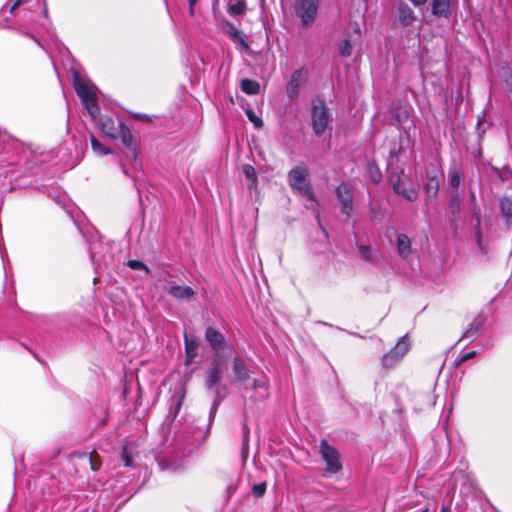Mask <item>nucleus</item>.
Listing matches in <instances>:
<instances>
[{"label": "nucleus", "mask_w": 512, "mask_h": 512, "mask_svg": "<svg viewBox=\"0 0 512 512\" xmlns=\"http://www.w3.org/2000/svg\"><path fill=\"white\" fill-rule=\"evenodd\" d=\"M232 371L237 382L244 383L249 379V370L247 364L238 355L235 356L232 360Z\"/></svg>", "instance_id": "nucleus-15"}, {"label": "nucleus", "mask_w": 512, "mask_h": 512, "mask_svg": "<svg viewBox=\"0 0 512 512\" xmlns=\"http://www.w3.org/2000/svg\"><path fill=\"white\" fill-rule=\"evenodd\" d=\"M223 373V364L218 358H214L211 367L207 372L206 387L213 389L215 385L221 380Z\"/></svg>", "instance_id": "nucleus-14"}, {"label": "nucleus", "mask_w": 512, "mask_h": 512, "mask_svg": "<svg viewBox=\"0 0 512 512\" xmlns=\"http://www.w3.org/2000/svg\"><path fill=\"white\" fill-rule=\"evenodd\" d=\"M335 196L340 204L341 213L347 218L351 216L353 212V193L350 187L345 183H340L335 188Z\"/></svg>", "instance_id": "nucleus-9"}, {"label": "nucleus", "mask_w": 512, "mask_h": 512, "mask_svg": "<svg viewBox=\"0 0 512 512\" xmlns=\"http://www.w3.org/2000/svg\"><path fill=\"white\" fill-rule=\"evenodd\" d=\"M91 147L95 153L104 156L111 153V150L100 143L94 136L90 138Z\"/></svg>", "instance_id": "nucleus-28"}, {"label": "nucleus", "mask_w": 512, "mask_h": 512, "mask_svg": "<svg viewBox=\"0 0 512 512\" xmlns=\"http://www.w3.org/2000/svg\"><path fill=\"white\" fill-rule=\"evenodd\" d=\"M440 183L436 174H427V181L424 184V193L428 200L435 199L439 193Z\"/></svg>", "instance_id": "nucleus-20"}, {"label": "nucleus", "mask_w": 512, "mask_h": 512, "mask_svg": "<svg viewBox=\"0 0 512 512\" xmlns=\"http://www.w3.org/2000/svg\"><path fill=\"white\" fill-rule=\"evenodd\" d=\"M120 458L125 467H131L133 464L132 453L129 450V444L126 443L121 448Z\"/></svg>", "instance_id": "nucleus-30"}, {"label": "nucleus", "mask_w": 512, "mask_h": 512, "mask_svg": "<svg viewBox=\"0 0 512 512\" xmlns=\"http://www.w3.org/2000/svg\"><path fill=\"white\" fill-rule=\"evenodd\" d=\"M320 0H295L293 12L303 28L314 25L319 11Z\"/></svg>", "instance_id": "nucleus-5"}, {"label": "nucleus", "mask_w": 512, "mask_h": 512, "mask_svg": "<svg viewBox=\"0 0 512 512\" xmlns=\"http://www.w3.org/2000/svg\"><path fill=\"white\" fill-rule=\"evenodd\" d=\"M485 322H486V317L484 316V314L479 313L478 315H476L474 317V319L469 324L467 329L463 332L461 338L462 339H467V340H469V342L474 341L483 332L484 326H485Z\"/></svg>", "instance_id": "nucleus-12"}, {"label": "nucleus", "mask_w": 512, "mask_h": 512, "mask_svg": "<svg viewBox=\"0 0 512 512\" xmlns=\"http://www.w3.org/2000/svg\"><path fill=\"white\" fill-rule=\"evenodd\" d=\"M359 256L362 260L371 262L372 261V251L371 247L368 245H358L357 246Z\"/></svg>", "instance_id": "nucleus-32"}, {"label": "nucleus", "mask_w": 512, "mask_h": 512, "mask_svg": "<svg viewBox=\"0 0 512 512\" xmlns=\"http://www.w3.org/2000/svg\"><path fill=\"white\" fill-rule=\"evenodd\" d=\"M401 152H402L401 147H399L398 149L391 150L390 151V158L397 161L399 159V156H400Z\"/></svg>", "instance_id": "nucleus-41"}, {"label": "nucleus", "mask_w": 512, "mask_h": 512, "mask_svg": "<svg viewBox=\"0 0 512 512\" xmlns=\"http://www.w3.org/2000/svg\"><path fill=\"white\" fill-rule=\"evenodd\" d=\"M198 0H188L189 4V13L191 16H194V7L197 4Z\"/></svg>", "instance_id": "nucleus-43"}, {"label": "nucleus", "mask_w": 512, "mask_h": 512, "mask_svg": "<svg viewBox=\"0 0 512 512\" xmlns=\"http://www.w3.org/2000/svg\"><path fill=\"white\" fill-rule=\"evenodd\" d=\"M431 11L437 17L449 18L452 14L451 0H432Z\"/></svg>", "instance_id": "nucleus-17"}, {"label": "nucleus", "mask_w": 512, "mask_h": 512, "mask_svg": "<svg viewBox=\"0 0 512 512\" xmlns=\"http://www.w3.org/2000/svg\"><path fill=\"white\" fill-rule=\"evenodd\" d=\"M99 127L103 134L110 139H121L122 144L130 151L131 160L136 161L139 154V140L134 137L130 129L119 119L108 115L99 118Z\"/></svg>", "instance_id": "nucleus-1"}, {"label": "nucleus", "mask_w": 512, "mask_h": 512, "mask_svg": "<svg viewBox=\"0 0 512 512\" xmlns=\"http://www.w3.org/2000/svg\"><path fill=\"white\" fill-rule=\"evenodd\" d=\"M247 11V4L245 0H229L227 5V12L231 16H242Z\"/></svg>", "instance_id": "nucleus-22"}, {"label": "nucleus", "mask_w": 512, "mask_h": 512, "mask_svg": "<svg viewBox=\"0 0 512 512\" xmlns=\"http://www.w3.org/2000/svg\"><path fill=\"white\" fill-rule=\"evenodd\" d=\"M440 512H451V509L449 506H443Z\"/></svg>", "instance_id": "nucleus-47"}, {"label": "nucleus", "mask_w": 512, "mask_h": 512, "mask_svg": "<svg viewBox=\"0 0 512 512\" xmlns=\"http://www.w3.org/2000/svg\"><path fill=\"white\" fill-rule=\"evenodd\" d=\"M501 214L507 222L512 220V201L508 197H502L499 202Z\"/></svg>", "instance_id": "nucleus-26"}, {"label": "nucleus", "mask_w": 512, "mask_h": 512, "mask_svg": "<svg viewBox=\"0 0 512 512\" xmlns=\"http://www.w3.org/2000/svg\"><path fill=\"white\" fill-rule=\"evenodd\" d=\"M369 173H370V177H371V180L378 184L380 183L381 181V172L379 170V168L377 166H372V165H369Z\"/></svg>", "instance_id": "nucleus-36"}, {"label": "nucleus", "mask_w": 512, "mask_h": 512, "mask_svg": "<svg viewBox=\"0 0 512 512\" xmlns=\"http://www.w3.org/2000/svg\"><path fill=\"white\" fill-rule=\"evenodd\" d=\"M449 184L453 191H458L461 184V170L453 169L449 174Z\"/></svg>", "instance_id": "nucleus-27"}, {"label": "nucleus", "mask_w": 512, "mask_h": 512, "mask_svg": "<svg viewBox=\"0 0 512 512\" xmlns=\"http://www.w3.org/2000/svg\"><path fill=\"white\" fill-rule=\"evenodd\" d=\"M307 78V70L300 68L295 70L286 85V94L289 100L293 101L299 95L301 86L305 83Z\"/></svg>", "instance_id": "nucleus-10"}, {"label": "nucleus", "mask_w": 512, "mask_h": 512, "mask_svg": "<svg viewBox=\"0 0 512 512\" xmlns=\"http://www.w3.org/2000/svg\"><path fill=\"white\" fill-rule=\"evenodd\" d=\"M185 397H186V388L183 385H180L179 387H177L174 390L173 395L171 397V404H170V409H169V413H168V418H171L174 420L177 417V415L179 414V412L182 408Z\"/></svg>", "instance_id": "nucleus-13"}, {"label": "nucleus", "mask_w": 512, "mask_h": 512, "mask_svg": "<svg viewBox=\"0 0 512 512\" xmlns=\"http://www.w3.org/2000/svg\"><path fill=\"white\" fill-rule=\"evenodd\" d=\"M230 29H231V35L233 37H238L239 33H238L237 29L233 25H230Z\"/></svg>", "instance_id": "nucleus-46"}, {"label": "nucleus", "mask_w": 512, "mask_h": 512, "mask_svg": "<svg viewBox=\"0 0 512 512\" xmlns=\"http://www.w3.org/2000/svg\"><path fill=\"white\" fill-rule=\"evenodd\" d=\"M240 88L247 95H257L260 93V84L256 80L248 78L242 79Z\"/></svg>", "instance_id": "nucleus-24"}, {"label": "nucleus", "mask_w": 512, "mask_h": 512, "mask_svg": "<svg viewBox=\"0 0 512 512\" xmlns=\"http://www.w3.org/2000/svg\"><path fill=\"white\" fill-rule=\"evenodd\" d=\"M266 489H267L266 482L254 484L252 486V494L255 498H261L266 493Z\"/></svg>", "instance_id": "nucleus-35"}, {"label": "nucleus", "mask_w": 512, "mask_h": 512, "mask_svg": "<svg viewBox=\"0 0 512 512\" xmlns=\"http://www.w3.org/2000/svg\"><path fill=\"white\" fill-rule=\"evenodd\" d=\"M168 293L177 300H190L195 296V291L190 286L173 285Z\"/></svg>", "instance_id": "nucleus-19"}, {"label": "nucleus", "mask_w": 512, "mask_h": 512, "mask_svg": "<svg viewBox=\"0 0 512 512\" xmlns=\"http://www.w3.org/2000/svg\"><path fill=\"white\" fill-rule=\"evenodd\" d=\"M73 456H76L78 458H85L88 460L89 465L93 471H98L100 469L101 463L98 460H95L93 457V453H74Z\"/></svg>", "instance_id": "nucleus-29"}, {"label": "nucleus", "mask_w": 512, "mask_h": 512, "mask_svg": "<svg viewBox=\"0 0 512 512\" xmlns=\"http://www.w3.org/2000/svg\"><path fill=\"white\" fill-rule=\"evenodd\" d=\"M308 176V168L304 164L297 165L288 172V184L293 192L318 204L312 185L308 180Z\"/></svg>", "instance_id": "nucleus-2"}, {"label": "nucleus", "mask_w": 512, "mask_h": 512, "mask_svg": "<svg viewBox=\"0 0 512 512\" xmlns=\"http://www.w3.org/2000/svg\"><path fill=\"white\" fill-rule=\"evenodd\" d=\"M476 352L475 351H470V352H467L463 355H461L457 360H456V366H460L462 363L468 361L469 359L473 358L475 356Z\"/></svg>", "instance_id": "nucleus-37"}, {"label": "nucleus", "mask_w": 512, "mask_h": 512, "mask_svg": "<svg viewBox=\"0 0 512 512\" xmlns=\"http://www.w3.org/2000/svg\"><path fill=\"white\" fill-rule=\"evenodd\" d=\"M397 250L401 257L406 258L411 250V241L409 237L401 233L397 236Z\"/></svg>", "instance_id": "nucleus-25"}, {"label": "nucleus", "mask_w": 512, "mask_h": 512, "mask_svg": "<svg viewBox=\"0 0 512 512\" xmlns=\"http://www.w3.org/2000/svg\"><path fill=\"white\" fill-rule=\"evenodd\" d=\"M242 429H243V445L248 446L250 429L248 427L246 420H244V422L242 424Z\"/></svg>", "instance_id": "nucleus-38"}, {"label": "nucleus", "mask_w": 512, "mask_h": 512, "mask_svg": "<svg viewBox=\"0 0 512 512\" xmlns=\"http://www.w3.org/2000/svg\"><path fill=\"white\" fill-rule=\"evenodd\" d=\"M184 344L186 355L185 364L189 366L193 363L194 359L198 355L199 343L196 338H189L187 335H185Z\"/></svg>", "instance_id": "nucleus-21"}, {"label": "nucleus", "mask_w": 512, "mask_h": 512, "mask_svg": "<svg viewBox=\"0 0 512 512\" xmlns=\"http://www.w3.org/2000/svg\"><path fill=\"white\" fill-rule=\"evenodd\" d=\"M225 397V394L222 395V393H220V390L217 389L216 390V398H215V401H214V407L216 408L219 403L224 399Z\"/></svg>", "instance_id": "nucleus-42"}, {"label": "nucleus", "mask_w": 512, "mask_h": 512, "mask_svg": "<svg viewBox=\"0 0 512 512\" xmlns=\"http://www.w3.org/2000/svg\"><path fill=\"white\" fill-rule=\"evenodd\" d=\"M73 87L77 96L81 100V103L87 109L88 113L95 117V115L99 112V106L97 103L98 98L95 87L81 80L78 76L74 77Z\"/></svg>", "instance_id": "nucleus-6"}, {"label": "nucleus", "mask_w": 512, "mask_h": 512, "mask_svg": "<svg viewBox=\"0 0 512 512\" xmlns=\"http://www.w3.org/2000/svg\"><path fill=\"white\" fill-rule=\"evenodd\" d=\"M414 6H421L424 5L427 0H410Z\"/></svg>", "instance_id": "nucleus-45"}, {"label": "nucleus", "mask_w": 512, "mask_h": 512, "mask_svg": "<svg viewBox=\"0 0 512 512\" xmlns=\"http://www.w3.org/2000/svg\"><path fill=\"white\" fill-rule=\"evenodd\" d=\"M450 222H457L460 219L461 197L458 191H452L448 204Z\"/></svg>", "instance_id": "nucleus-18"}, {"label": "nucleus", "mask_w": 512, "mask_h": 512, "mask_svg": "<svg viewBox=\"0 0 512 512\" xmlns=\"http://www.w3.org/2000/svg\"><path fill=\"white\" fill-rule=\"evenodd\" d=\"M388 184L395 194L404 197L408 201L414 202L418 199V189L413 184L410 176L405 175L402 170L391 172L388 177Z\"/></svg>", "instance_id": "nucleus-4"}, {"label": "nucleus", "mask_w": 512, "mask_h": 512, "mask_svg": "<svg viewBox=\"0 0 512 512\" xmlns=\"http://www.w3.org/2000/svg\"><path fill=\"white\" fill-rule=\"evenodd\" d=\"M205 340L209 343L210 347L216 352L231 348V345L226 341L224 335L213 327L206 328Z\"/></svg>", "instance_id": "nucleus-11"}, {"label": "nucleus", "mask_w": 512, "mask_h": 512, "mask_svg": "<svg viewBox=\"0 0 512 512\" xmlns=\"http://www.w3.org/2000/svg\"><path fill=\"white\" fill-rule=\"evenodd\" d=\"M26 1L27 0H15L13 5L11 6L10 12L15 13V15L17 16L20 13V11L18 10L20 5L25 3Z\"/></svg>", "instance_id": "nucleus-39"}, {"label": "nucleus", "mask_w": 512, "mask_h": 512, "mask_svg": "<svg viewBox=\"0 0 512 512\" xmlns=\"http://www.w3.org/2000/svg\"><path fill=\"white\" fill-rule=\"evenodd\" d=\"M242 172L247 180V187L249 190L255 189L258 185V176L255 168L252 165L244 164Z\"/></svg>", "instance_id": "nucleus-23"}, {"label": "nucleus", "mask_w": 512, "mask_h": 512, "mask_svg": "<svg viewBox=\"0 0 512 512\" xmlns=\"http://www.w3.org/2000/svg\"><path fill=\"white\" fill-rule=\"evenodd\" d=\"M253 388L254 389H258V388L267 389V383L264 380L254 379L253 380Z\"/></svg>", "instance_id": "nucleus-40"}, {"label": "nucleus", "mask_w": 512, "mask_h": 512, "mask_svg": "<svg viewBox=\"0 0 512 512\" xmlns=\"http://www.w3.org/2000/svg\"><path fill=\"white\" fill-rule=\"evenodd\" d=\"M127 266L133 270L145 271L146 274L150 273L149 267L144 262H142L140 260H128Z\"/></svg>", "instance_id": "nucleus-33"}, {"label": "nucleus", "mask_w": 512, "mask_h": 512, "mask_svg": "<svg viewBox=\"0 0 512 512\" xmlns=\"http://www.w3.org/2000/svg\"><path fill=\"white\" fill-rule=\"evenodd\" d=\"M245 113H246L247 118L249 119V121H251L253 123L255 128L260 129L263 127L262 119L260 117H258L252 109H247L245 111Z\"/></svg>", "instance_id": "nucleus-34"}, {"label": "nucleus", "mask_w": 512, "mask_h": 512, "mask_svg": "<svg viewBox=\"0 0 512 512\" xmlns=\"http://www.w3.org/2000/svg\"><path fill=\"white\" fill-rule=\"evenodd\" d=\"M135 118L140 119V120H142L144 122L150 121V116L145 115V114H143V115L142 114H137L135 116Z\"/></svg>", "instance_id": "nucleus-44"}, {"label": "nucleus", "mask_w": 512, "mask_h": 512, "mask_svg": "<svg viewBox=\"0 0 512 512\" xmlns=\"http://www.w3.org/2000/svg\"><path fill=\"white\" fill-rule=\"evenodd\" d=\"M409 342L406 336L399 339L397 344L381 359V364L384 369H391L404 357L409 350Z\"/></svg>", "instance_id": "nucleus-8"}, {"label": "nucleus", "mask_w": 512, "mask_h": 512, "mask_svg": "<svg viewBox=\"0 0 512 512\" xmlns=\"http://www.w3.org/2000/svg\"><path fill=\"white\" fill-rule=\"evenodd\" d=\"M310 117L313 133L317 137H321L324 134L333 120L329 108L320 97H316L311 101Z\"/></svg>", "instance_id": "nucleus-3"}, {"label": "nucleus", "mask_w": 512, "mask_h": 512, "mask_svg": "<svg viewBox=\"0 0 512 512\" xmlns=\"http://www.w3.org/2000/svg\"><path fill=\"white\" fill-rule=\"evenodd\" d=\"M396 9L397 19L402 26L407 27L415 21L414 11L406 3H398Z\"/></svg>", "instance_id": "nucleus-16"}, {"label": "nucleus", "mask_w": 512, "mask_h": 512, "mask_svg": "<svg viewBox=\"0 0 512 512\" xmlns=\"http://www.w3.org/2000/svg\"><path fill=\"white\" fill-rule=\"evenodd\" d=\"M339 54L342 57H349L352 54L353 46L348 39H344L338 46Z\"/></svg>", "instance_id": "nucleus-31"}, {"label": "nucleus", "mask_w": 512, "mask_h": 512, "mask_svg": "<svg viewBox=\"0 0 512 512\" xmlns=\"http://www.w3.org/2000/svg\"><path fill=\"white\" fill-rule=\"evenodd\" d=\"M319 453L326 464L327 473L336 474L342 469L340 453L326 439L320 441Z\"/></svg>", "instance_id": "nucleus-7"}]
</instances>
